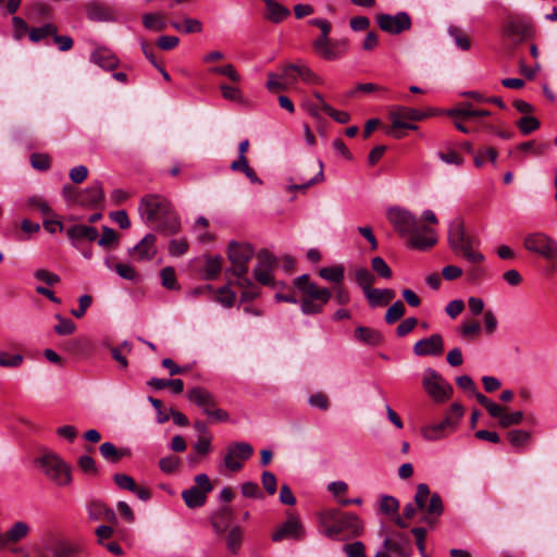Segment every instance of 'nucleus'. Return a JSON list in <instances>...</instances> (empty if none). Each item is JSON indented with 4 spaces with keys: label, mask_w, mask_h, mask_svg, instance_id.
Returning a JSON list of instances; mask_svg holds the SVG:
<instances>
[{
    "label": "nucleus",
    "mask_w": 557,
    "mask_h": 557,
    "mask_svg": "<svg viewBox=\"0 0 557 557\" xmlns=\"http://www.w3.org/2000/svg\"><path fill=\"white\" fill-rule=\"evenodd\" d=\"M102 183L94 182L88 188L75 193V203L83 207H96L103 200Z\"/></svg>",
    "instance_id": "22"
},
{
    "label": "nucleus",
    "mask_w": 557,
    "mask_h": 557,
    "mask_svg": "<svg viewBox=\"0 0 557 557\" xmlns=\"http://www.w3.org/2000/svg\"><path fill=\"white\" fill-rule=\"evenodd\" d=\"M267 5L265 18L273 23H281L285 20L289 14V10L275 0H263Z\"/></svg>",
    "instance_id": "31"
},
{
    "label": "nucleus",
    "mask_w": 557,
    "mask_h": 557,
    "mask_svg": "<svg viewBox=\"0 0 557 557\" xmlns=\"http://www.w3.org/2000/svg\"><path fill=\"white\" fill-rule=\"evenodd\" d=\"M449 35L455 39L456 45L462 50H469L471 47L468 36L457 27H450Z\"/></svg>",
    "instance_id": "58"
},
{
    "label": "nucleus",
    "mask_w": 557,
    "mask_h": 557,
    "mask_svg": "<svg viewBox=\"0 0 557 557\" xmlns=\"http://www.w3.org/2000/svg\"><path fill=\"white\" fill-rule=\"evenodd\" d=\"M423 512L421 521L426 524H434L443 512L442 498L437 493L431 494L426 484L420 483L414 495V505L409 503L405 506L403 515L406 519H412L417 511Z\"/></svg>",
    "instance_id": "5"
},
{
    "label": "nucleus",
    "mask_w": 557,
    "mask_h": 557,
    "mask_svg": "<svg viewBox=\"0 0 557 557\" xmlns=\"http://www.w3.org/2000/svg\"><path fill=\"white\" fill-rule=\"evenodd\" d=\"M399 508V502L393 496H383L380 503V510L385 515H395Z\"/></svg>",
    "instance_id": "56"
},
{
    "label": "nucleus",
    "mask_w": 557,
    "mask_h": 557,
    "mask_svg": "<svg viewBox=\"0 0 557 557\" xmlns=\"http://www.w3.org/2000/svg\"><path fill=\"white\" fill-rule=\"evenodd\" d=\"M294 285L301 294L297 299L294 295L276 294L277 301H285L290 304H300L301 312L306 315L319 314L323 311L324 306L330 301L332 293L326 287H319L315 283L310 281L308 274H302L294 280Z\"/></svg>",
    "instance_id": "2"
},
{
    "label": "nucleus",
    "mask_w": 557,
    "mask_h": 557,
    "mask_svg": "<svg viewBox=\"0 0 557 557\" xmlns=\"http://www.w3.org/2000/svg\"><path fill=\"white\" fill-rule=\"evenodd\" d=\"M305 528L299 518L293 513L287 516V520L282 523L272 534V541L281 542L286 539L300 541L305 537Z\"/></svg>",
    "instance_id": "17"
},
{
    "label": "nucleus",
    "mask_w": 557,
    "mask_h": 557,
    "mask_svg": "<svg viewBox=\"0 0 557 557\" xmlns=\"http://www.w3.org/2000/svg\"><path fill=\"white\" fill-rule=\"evenodd\" d=\"M222 270V258L220 256L207 257L203 268V276L207 280H214Z\"/></svg>",
    "instance_id": "37"
},
{
    "label": "nucleus",
    "mask_w": 557,
    "mask_h": 557,
    "mask_svg": "<svg viewBox=\"0 0 557 557\" xmlns=\"http://www.w3.org/2000/svg\"><path fill=\"white\" fill-rule=\"evenodd\" d=\"M255 255L251 245L246 243L232 242L228 245L227 257L231 268L227 270L232 275L240 280L242 286H249L251 282L246 277L248 273V263Z\"/></svg>",
    "instance_id": "8"
},
{
    "label": "nucleus",
    "mask_w": 557,
    "mask_h": 557,
    "mask_svg": "<svg viewBox=\"0 0 557 557\" xmlns=\"http://www.w3.org/2000/svg\"><path fill=\"white\" fill-rule=\"evenodd\" d=\"M46 476L57 486H70L72 483V468L61 456L53 451H46L36 459Z\"/></svg>",
    "instance_id": "7"
},
{
    "label": "nucleus",
    "mask_w": 557,
    "mask_h": 557,
    "mask_svg": "<svg viewBox=\"0 0 557 557\" xmlns=\"http://www.w3.org/2000/svg\"><path fill=\"white\" fill-rule=\"evenodd\" d=\"M195 485L182 492V498L188 508L202 507L207 502L208 494L213 490L209 476L199 473L194 479Z\"/></svg>",
    "instance_id": "12"
},
{
    "label": "nucleus",
    "mask_w": 557,
    "mask_h": 557,
    "mask_svg": "<svg viewBox=\"0 0 557 557\" xmlns=\"http://www.w3.org/2000/svg\"><path fill=\"white\" fill-rule=\"evenodd\" d=\"M52 557H88V554L81 543L61 541L54 545Z\"/></svg>",
    "instance_id": "25"
},
{
    "label": "nucleus",
    "mask_w": 557,
    "mask_h": 557,
    "mask_svg": "<svg viewBox=\"0 0 557 557\" xmlns=\"http://www.w3.org/2000/svg\"><path fill=\"white\" fill-rule=\"evenodd\" d=\"M252 455L253 447L249 443L233 442L225 448L223 465L228 471L238 472Z\"/></svg>",
    "instance_id": "13"
},
{
    "label": "nucleus",
    "mask_w": 557,
    "mask_h": 557,
    "mask_svg": "<svg viewBox=\"0 0 557 557\" xmlns=\"http://www.w3.org/2000/svg\"><path fill=\"white\" fill-rule=\"evenodd\" d=\"M226 547L232 554H237L242 546L243 541V530L240 527H233L230 529L226 535Z\"/></svg>",
    "instance_id": "40"
},
{
    "label": "nucleus",
    "mask_w": 557,
    "mask_h": 557,
    "mask_svg": "<svg viewBox=\"0 0 557 557\" xmlns=\"http://www.w3.org/2000/svg\"><path fill=\"white\" fill-rule=\"evenodd\" d=\"M523 247L547 260L557 259V242L542 232L530 233L524 237Z\"/></svg>",
    "instance_id": "11"
},
{
    "label": "nucleus",
    "mask_w": 557,
    "mask_h": 557,
    "mask_svg": "<svg viewBox=\"0 0 557 557\" xmlns=\"http://www.w3.org/2000/svg\"><path fill=\"white\" fill-rule=\"evenodd\" d=\"M451 113L455 115H458V116L471 117V120L491 115V112L487 110L472 109L471 103H462V104L454 108V111Z\"/></svg>",
    "instance_id": "42"
},
{
    "label": "nucleus",
    "mask_w": 557,
    "mask_h": 557,
    "mask_svg": "<svg viewBox=\"0 0 557 557\" xmlns=\"http://www.w3.org/2000/svg\"><path fill=\"white\" fill-rule=\"evenodd\" d=\"M277 267V258L268 249H261L257 253V263L253 268L255 278L262 285L275 286L273 271Z\"/></svg>",
    "instance_id": "14"
},
{
    "label": "nucleus",
    "mask_w": 557,
    "mask_h": 557,
    "mask_svg": "<svg viewBox=\"0 0 557 557\" xmlns=\"http://www.w3.org/2000/svg\"><path fill=\"white\" fill-rule=\"evenodd\" d=\"M30 164L36 170L46 171L51 165V158L45 153H33L30 156Z\"/></svg>",
    "instance_id": "57"
},
{
    "label": "nucleus",
    "mask_w": 557,
    "mask_h": 557,
    "mask_svg": "<svg viewBox=\"0 0 557 557\" xmlns=\"http://www.w3.org/2000/svg\"><path fill=\"white\" fill-rule=\"evenodd\" d=\"M143 24L147 29L154 32H161L166 28V23L164 22V14L161 12L144 14Z\"/></svg>",
    "instance_id": "35"
},
{
    "label": "nucleus",
    "mask_w": 557,
    "mask_h": 557,
    "mask_svg": "<svg viewBox=\"0 0 557 557\" xmlns=\"http://www.w3.org/2000/svg\"><path fill=\"white\" fill-rule=\"evenodd\" d=\"M444 350V341L441 334H432L418 341L413 346L417 356H438Z\"/></svg>",
    "instance_id": "20"
},
{
    "label": "nucleus",
    "mask_w": 557,
    "mask_h": 557,
    "mask_svg": "<svg viewBox=\"0 0 557 557\" xmlns=\"http://www.w3.org/2000/svg\"><path fill=\"white\" fill-rule=\"evenodd\" d=\"M507 436L509 443L517 448L523 447L530 440V433L524 430H512Z\"/></svg>",
    "instance_id": "51"
},
{
    "label": "nucleus",
    "mask_w": 557,
    "mask_h": 557,
    "mask_svg": "<svg viewBox=\"0 0 557 557\" xmlns=\"http://www.w3.org/2000/svg\"><path fill=\"white\" fill-rule=\"evenodd\" d=\"M139 213L146 223L153 224L157 230L165 235L180 232L181 221L171 202L163 196L149 194L141 198Z\"/></svg>",
    "instance_id": "1"
},
{
    "label": "nucleus",
    "mask_w": 557,
    "mask_h": 557,
    "mask_svg": "<svg viewBox=\"0 0 557 557\" xmlns=\"http://www.w3.org/2000/svg\"><path fill=\"white\" fill-rule=\"evenodd\" d=\"M299 78L306 84L321 85L323 83L322 78L317 75L310 67H308L304 63H298Z\"/></svg>",
    "instance_id": "47"
},
{
    "label": "nucleus",
    "mask_w": 557,
    "mask_h": 557,
    "mask_svg": "<svg viewBox=\"0 0 557 557\" xmlns=\"http://www.w3.org/2000/svg\"><path fill=\"white\" fill-rule=\"evenodd\" d=\"M343 549L347 557H367L366 546L359 541L346 544Z\"/></svg>",
    "instance_id": "63"
},
{
    "label": "nucleus",
    "mask_w": 557,
    "mask_h": 557,
    "mask_svg": "<svg viewBox=\"0 0 557 557\" xmlns=\"http://www.w3.org/2000/svg\"><path fill=\"white\" fill-rule=\"evenodd\" d=\"M299 66L298 63H290L283 66V77L285 82H288V87L294 85L299 78L298 75Z\"/></svg>",
    "instance_id": "61"
},
{
    "label": "nucleus",
    "mask_w": 557,
    "mask_h": 557,
    "mask_svg": "<svg viewBox=\"0 0 557 557\" xmlns=\"http://www.w3.org/2000/svg\"><path fill=\"white\" fill-rule=\"evenodd\" d=\"M504 36L521 42L534 35L533 25L524 17H508L503 26Z\"/></svg>",
    "instance_id": "15"
},
{
    "label": "nucleus",
    "mask_w": 557,
    "mask_h": 557,
    "mask_svg": "<svg viewBox=\"0 0 557 557\" xmlns=\"http://www.w3.org/2000/svg\"><path fill=\"white\" fill-rule=\"evenodd\" d=\"M267 88L271 92L284 91L288 88V82L284 81V77L282 74H276V73L270 72V73H268Z\"/></svg>",
    "instance_id": "44"
},
{
    "label": "nucleus",
    "mask_w": 557,
    "mask_h": 557,
    "mask_svg": "<svg viewBox=\"0 0 557 557\" xmlns=\"http://www.w3.org/2000/svg\"><path fill=\"white\" fill-rule=\"evenodd\" d=\"M323 180H324L323 163L321 161H318L317 174L312 178L308 180L305 183L295 184V185L289 186V189L290 190H302L304 191L308 187L312 186L315 183L322 182Z\"/></svg>",
    "instance_id": "50"
},
{
    "label": "nucleus",
    "mask_w": 557,
    "mask_h": 557,
    "mask_svg": "<svg viewBox=\"0 0 557 557\" xmlns=\"http://www.w3.org/2000/svg\"><path fill=\"white\" fill-rule=\"evenodd\" d=\"M383 548L396 557H409L411 554L410 537L400 532H393L383 541Z\"/></svg>",
    "instance_id": "19"
},
{
    "label": "nucleus",
    "mask_w": 557,
    "mask_h": 557,
    "mask_svg": "<svg viewBox=\"0 0 557 557\" xmlns=\"http://www.w3.org/2000/svg\"><path fill=\"white\" fill-rule=\"evenodd\" d=\"M148 384L156 389L171 387L175 394H181L184 389V383L181 379L164 380L153 377L148 382Z\"/></svg>",
    "instance_id": "38"
},
{
    "label": "nucleus",
    "mask_w": 557,
    "mask_h": 557,
    "mask_svg": "<svg viewBox=\"0 0 557 557\" xmlns=\"http://www.w3.org/2000/svg\"><path fill=\"white\" fill-rule=\"evenodd\" d=\"M66 234L73 242H94L98 237L97 230L88 225H74L67 230Z\"/></svg>",
    "instance_id": "29"
},
{
    "label": "nucleus",
    "mask_w": 557,
    "mask_h": 557,
    "mask_svg": "<svg viewBox=\"0 0 557 557\" xmlns=\"http://www.w3.org/2000/svg\"><path fill=\"white\" fill-rule=\"evenodd\" d=\"M387 219L397 232L409 234L411 246L419 250H425L436 243L434 230L422 225V222L407 210L389 209Z\"/></svg>",
    "instance_id": "3"
},
{
    "label": "nucleus",
    "mask_w": 557,
    "mask_h": 557,
    "mask_svg": "<svg viewBox=\"0 0 557 557\" xmlns=\"http://www.w3.org/2000/svg\"><path fill=\"white\" fill-rule=\"evenodd\" d=\"M376 22L383 32L393 35L400 34L411 27V18L406 12H399L395 15L377 14Z\"/></svg>",
    "instance_id": "16"
},
{
    "label": "nucleus",
    "mask_w": 557,
    "mask_h": 557,
    "mask_svg": "<svg viewBox=\"0 0 557 557\" xmlns=\"http://www.w3.org/2000/svg\"><path fill=\"white\" fill-rule=\"evenodd\" d=\"M344 273H345V269L343 265H334V267H327V268H322L319 270V275L331 282V283H335L337 285H341L343 280H344Z\"/></svg>",
    "instance_id": "36"
},
{
    "label": "nucleus",
    "mask_w": 557,
    "mask_h": 557,
    "mask_svg": "<svg viewBox=\"0 0 557 557\" xmlns=\"http://www.w3.org/2000/svg\"><path fill=\"white\" fill-rule=\"evenodd\" d=\"M55 319L59 321V323L54 326V332L57 334L70 335L75 332L76 325L72 320L63 318L61 314H55Z\"/></svg>",
    "instance_id": "49"
},
{
    "label": "nucleus",
    "mask_w": 557,
    "mask_h": 557,
    "mask_svg": "<svg viewBox=\"0 0 557 557\" xmlns=\"http://www.w3.org/2000/svg\"><path fill=\"white\" fill-rule=\"evenodd\" d=\"M29 532V527L23 522L18 521L14 523L7 532H5V548L9 547L10 544L16 543L24 539Z\"/></svg>",
    "instance_id": "33"
},
{
    "label": "nucleus",
    "mask_w": 557,
    "mask_h": 557,
    "mask_svg": "<svg viewBox=\"0 0 557 557\" xmlns=\"http://www.w3.org/2000/svg\"><path fill=\"white\" fill-rule=\"evenodd\" d=\"M319 522L322 533L331 539L358 537L364 529L362 520L357 515L337 509L320 512Z\"/></svg>",
    "instance_id": "4"
},
{
    "label": "nucleus",
    "mask_w": 557,
    "mask_h": 557,
    "mask_svg": "<svg viewBox=\"0 0 557 557\" xmlns=\"http://www.w3.org/2000/svg\"><path fill=\"white\" fill-rule=\"evenodd\" d=\"M459 334L467 341H473L479 337L481 333V325L475 320H466L458 327Z\"/></svg>",
    "instance_id": "39"
},
{
    "label": "nucleus",
    "mask_w": 557,
    "mask_h": 557,
    "mask_svg": "<svg viewBox=\"0 0 557 557\" xmlns=\"http://www.w3.org/2000/svg\"><path fill=\"white\" fill-rule=\"evenodd\" d=\"M234 520V511L231 507L224 506L214 511L210 517L214 532L220 535L224 533Z\"/></svg>",
    "instance_id": "24"
},
{
    "label": "nucleus",
    "mask_w": 557,
    "mask_h": 557,
    "mask_svg": "<svg viewBox=\"0 0 557 557\" xmlns=\"http://www.w3.org/2000/svg\"><path fill=\"white\" fill-rule=\"evenodd\" d=\"M58 27L54 24L47 23L41 27H34L28 30L29 39L33 42H38L48 36L55 35Z\"/></svg>",
    "instance_id": "41"
},
{
    "label": "nucleus",
    "mask_w": 557,
    "mask_h": 557,
    "mask_svg": "<svg viewBox=\"0 0 557 557\" xmlns=\"http://www.w3.org/2000/svg\"><path fill=\"white\" fill-rule=\"evenodd\" d=\"M156 242L157 237L153 234H147L138 244L128 250L129 257L137 262L152 260L157 255Z\"/></svg>",
    "instance_id": "18"
},
{
    "label": "nucleus",
    "mask_w": 557,
    "mask_h": 557,
    "mask_svg": "<svg viewBox=\"0 0 557 557\" xmlns=\"http://www.w3.org/2000/svg\"><path fill=\"white\" fill-rule=\"evenodd\" d=\"M422 385L435 403H445L453 395V386L440 373L430 368L424 371Z\"/></svg>",
    "instance_id": "10"
},
{
    "label": "nucleus",
    "mask_w": 557,
    "mask_h": 557,
    "mask_svg": "<svg viewBox=\"0 0 557 557\" xmlns=\"http://www.w3.org/2000/svg\"><path fill=\"white\" fill-rule=\"evenodd\" d=\"M549 148L548 143L536 144L534 140L521 143L518 149L523 152L532 153L533 156L540 157L544 154Z\"/></svg>",
    "instance_id": "45"
},
{
    "label": "nucleus",
    "mask_w": 557,
    "mask_h": 557,
    "mask_svg": "<svg viewBox=\"0 0 557 557\" xmlns=\"http://www.w3.org/2000/svg\"><path fill=\"white\" fill-rule=\"evenodd\" d=\"M370 307H384L387 306L396 296L395 290L392 288H371L364 295Z\"/></svg>",
    "instance_id": "26"
},
{
    "label": "nucleus",
    "mask_w": 557,
    "mask_h": 557,
    "mask_svg": "<svg viewBox=\"0 0 557 557\" xmlns=\"http://www.w3.org/2000/svg\"><path fill=\"white\" fill-rule=\"evenodd\" d=\"M180 466V458L176 456H166L159 460L160 469L165 473H173Z\"/></svg>",
    "instance_id": "64"
},
{
    "label": "nucleus",
    "mask_w": 557,
    "mask_h": 557,
    "mask_svg": "<svg viewBox=\"0 0 557 557\" xmlns=\"http://www.w3.org/2000/svg\"><path fill=\"white\" fill-rule=\"evenodd\" d=\"M106 264L109 269H114L116 271V273L124 280H128L132 282H138L140 278L139 274L136 272L134 267L131 264L116 263L113 265L111 263L110 259L106 260Z\"/></svg>",
    "instance_id": "34"
},
{
    "label": "nucleus",
    "mask_w": 557,
    "mask_h": 557,
    "mask_svg": "<svg viewBox=\"0 0 557 557\" xmlns=\"http://www.w3.org/2000/svg\"><path fill=\"white\" fill-rule=\"evenodd\" d=\"M91 61L104 70H113L119 65V59L110 50L99 48L91 53Z\"/></svg>",
    "instance_id": "27"
},
{
    "label": "nucleus",
    "mask_w": 557,
    "mask_h": 557,
    "mask_svg": "<svg viewBox=\"0 0 557 557\" xmlns=\"http://www.w3.org/2000/svg\"><path fill=\"white\" fill-rule=\"evenodd\" d=\"M338 44H334L330 41V38L325 36H320L314 42L313 47L315 51L325 60H334L339 57V52L337 51Z\"/></svg>",
    "instance_id": "28"
},
{
    "label": "nucleus",
    "mask_w": 557,
    "mask_h": 557,
    "mask_svg": "<svg viewBox=\"0 0 557 557\" xmlns=\"http://www.w3.org/2000/svg\"><path fill=\"white\" fill-rule=\"evenodd\" d=\"M457 426L455 420L444 419L438 423L428 424L421 429V435L426 441H438L451 434Z\"/></svg>",
    "instance_id": "21"
},
{
    "label": "nucleus",
    "mask_w": 557,
    "mask_h": 557,
    "mask_svg": "<svg viewBox=\"0 0 557 557\" xmlns=\"http://www.w3.org/2000/svg\"><path fill=\"white\" fill-rule=\"evenodd\" d=\"M100 453L104 459L110 462H117L124 457L131 456L129 448H120L117 449L112 443L104 442L99 447Z\"/></svg>",
    "instance_id": "32"
},
{
    "label": "nucleus",
    "mask_w": 557,
    "mask_h": 557,
    "mask_svg": "<svg viewBox=\"0 0 557 557\" xmlns=\"http://www.w3.org/2000/svg\"><path fill=\"white\" fill-rule=\"evenodd\" d=\"M540 121L532 115H525L517 121V127L523 135H529L540 127Z\"/></svg>",
    "instance_id": "46"
},
{
    "label": "nucleus",
    "mask_w": 557,
    "mask_h": 557,
    "mask_svg": "<svg viewBox=\"0 0 557 557\" xmlns=\"http://www.w3.org/2000/svg\"><path fill=\"white\" fill-rule=\"evenodd\" d=\"M523 419V414L521 411H515L512 413H507L505 410L499 419V425L503 428H508L510 425H516L521 423Z\"/></svg>",
    "instance_id": "62"
},
{
    "label": "nucleus",
    "mask_w": 557,
    "mask_h": 557,
    "mask_svg": "<svg viewBox=\"0 0 557 557\" xmlns=\"http://www.w3.org/2000/svg\"><path fill=\"white\" fill-rule=\"evenodd\" d=\"M188 243L185 238L172 239L169 244V253L173 257H180L187 252Z\"/></svg>",
    "instance_id": "59"
},
{
    "label": "nucleus",
    "mask_w": 557,
    "mask_h": 557,
    "mask_svg": "<svg viewBox=\"0 0 557 557\" xmlns=\"http://www.w3.org/2000/svg\"><path fill=\"white\" fill-rule=\"evenodd\" d=\"M187 398L190 403L200 407L206 416L207 411L216 406L214 396L205 387L196 386L191 388L187 394Z\"/></svg>",
    "instance_id": "23"
},
{
    "label": "nucleus",
    "mask_w": 557,
    "mask_h": 557,
    "mask_svg": "<svg viewBox=\"0 0 557 557\" xmlns=\"http://www.w3.org/2000/svg\"><path fill=\"white\" fill-rule=\"evenodd\" d=\"M406 308L403 301H395L385 313V321L388 324H393L398 321L405 314Z\"/></svg>",
    "instance_id": "48"
},
{
    "label": "nucleus",
    "mask_w": 557,
    "mask_h": 557,
    "mask_svg": "<svg viewBox=\"0 0 557 557\" xmlns=\"http://www.w3.org/2000/svg\"><path fill=\"white\" fill-rule=\"evenodd\" d=\"M426 116V113L417 109L404 106H392L388 109V119L392 122V127L387 131V134L395 138H401L403 134L400 129H417L418 126L412 122L421 121Z\"/></svg>",
    "instance_id": "9"
},
{
    "label": "nucleus",
    "mask_w": 557,
    "mask_h": 557,
    "mask_svg": "<svg viewBox=\"0 0 557 557\" xmlns=\"http://www.w3.org/2000/svg\"><path fill=\"white\" fill-rule=\"evenodd\" d=\"M372 270L382 278H391L393 273L388 264L381 257L371 260Z\"/></svg>",
    "instance_id": "52"
},
{
    "label": "nucleus",
    "mask_w": 557,
    "mask_h": 557,
    "mask_svg": "<svg viewBox=\"0 0 557 557\" xmlns=\"http://www.w3.org/2000/svg\"><path fill=\"white\" fill-rule=\"evenodd\" d=\"M355 280L366 295L372 288L375 277L368 269L359 268L356 270Z\"/></svg>",
    "instance_id": "43"
},
{
    "label": "nucleus",
    "mask_w": 557,
    "mask_h": 557,
    "mask_svg": "<svg viewBox=\"0 0 557 557\" xmlns=\"http://www.w3.org/2000/svg\"><path fill=\"white\" fill-rule=\"evenodd\" d=\"M27 203L32 209L39 211L44 215L52 214V210L49 207V205L46 202V200L44 198H41L39 196L30 197L28 199Z\"/></svg>",
    "instance_id": "60"
},
{
    "label": "nucleus",
    "mask_w": 557,
    "mask_h": 557,
    "mask_svg": "<svg viewBox=\"0 0 557 557\" xmlns=\"http://www.w3.org/2000/svg\"><path fill=\"white\" fill-rule=\"evenodd\" d=\"M484 261L469 262L470 267L467 269L466 274L469 282H478L485 275V270L482 267Z\"/></svg>",
    "instance_id": "53"
},
{
    "label": "nucleus",
    "mask_w": 557,
    "mask_h": 557,
    "mask_svg": "<svg viewBox=\"0 0 557 557\" xmlns=\"http://www.w3.org/2000/svg\"><path fill=\"white\" fill-rule=\"evenodd\" d=\"M448 242L454 252L465 258L468 262L485 260L483 253L475 249V240L471 236L466 235L465 225L460 219H456L450 223Z\"/></svg>",
    "instance_id": "6"
},
{
    "label": "nucleus",
    "mask_w": 557,
    "mask_h": 557,
    "mask_svg": "<svg viewBox=\"0 0 557 557\" xmlns=\"http://www.w3.org/2000/svg\"><path fill=\"white\" fill-rule=\"evenodd\" d=\"M77 465L81 468V470L89 475H97L98 474V468L96 466V462L92 457L88 455L81 456L77 460Z\"/></svg>",
    "instance_id": "54"
},
{
    "label": "nucleus",
    "mask_w": 557,
    "mask_h": 557,
    "mask_svg": "<svg viewBox=\"0 0 557 557\" xmlns=\"http://www.w3.org/2000/svg\"><path fill=\"white\" fill-rule=\"evenodd\" d=\"M211 73L221 74L228 77L232 82L237 83L240 81V75L236 71L233 64H225L223 66H216L210 69Z\"/></svg>",
    "instance_id": "55"
},
{
    "label": "nucleus",
    "mask_w": 557,
    "mask_h": 557,
    "mask_svg": "<svg viewBox=\"0 0 557 557\" xmlns=\"http://www.w3.org/2000/svg\"><path fill=\"white\" fill-rule=\"evenodd\" d=\"M354 336L356 341L372 346L380 345L383 339L381 332L367 326H358Z\"/></svg>",
    "instance_id": "30"
}]
</instances>
